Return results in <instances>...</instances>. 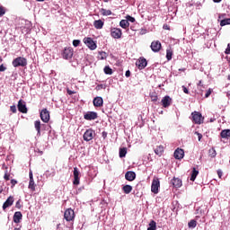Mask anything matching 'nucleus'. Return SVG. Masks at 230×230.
Masks as SVG:
<instances>
[{
	"label": "nucleus",
	"instance_id": "1",
	"mask_svg": "<svg viewBox=\"0 0 230 230\" xmlns=\"http://www.w3.org/2000/svg\"><path fill=\"white\" fill-rule=\"evenodd\" d=\"M13 67H26L28 66V60L26 58L18 57L13 60Z\"/></svg>",
	"mask_w": 230,
	"mask_h": 230
},
{
	"label": "nucleus",
	"instance_id": "2",
	"mask_svg": "<svg viewBox=\"0 0 230 230\" xmlns=\"http://www.w3.org/2000/svg\"><path fill=\"white\" fill-rule=\"evenodd\" d=\"M160 188H161V181H159V178L155 176L151 185L152 193H155V195H157V193H159Z\"/></svg>",
	"mask_w": 230,
	"mask_h": 230
},
{
	"label": "nucleus",
	"instance_id": "3",
	"mask_svg": "<svg viewBox=\"0 0 230 230\" xmlns=\"http://www.w3.org/2000/svg\"><path fill=\"white\" fill-rule=\"evenodd\" d=\"M83 42L91 49L92 51H94L98 46L96 45V42L93 40V38L86 37L83 40Z\"/></svg>",
	"mask_w": 230,
	"mask_h": 230
},
{
	"label": "nucleus",
	"instance_id": "4",
	"mask_svg": "<svg viewBox=\"0 0 230 230\" xmlns=\"http://www.w3.org/2000/svg\"><path fill=\"white\" fill-rule=\"evenodd\" d=\"M192 115V121L196 123V125H200L204 123V118L202 117V114L198 111H194L191 113Z\"/></svg>",
	"mask_w": 230,
	"mask_h": 230
},
{
	"label": "nucleus",
	"instance_id": "5",
	"mask_svg": "<svg viewBox=\"0 0 230 230\" xmlns=\"http://www.w3.org/2000/svg\"><path fill=\"white\" fill-rule=\"evenodd\" d=\"M64 218L66 222H72V220H75V210L72 208L66 209L64 213Z\"/></svg>",
	"mask_w": 230,
	"mask_h": 230
},
{
	"label": "nucleus",
	"instance_id": "6",
	"mask_svg": "<svg viewBox=\"0 0 230 230\" xmlns=\"http://www.w3.org/2000/svg\"><path fill=\"white\" fill-rule=\"evenodd\" d=\"M73 54H74L73 48L71 47L65 48L62 53V57L63 58H65V60H69V58H73Z\"/></svg>",
	"mask_w": 230,
	"mask_h": 230
},
{
	"label": "nucleus",
	"instance_id": "7",
	"mask_svg": "<svg viewBox=\"0 0 230 230\" xmlns=\"http://www.w3.org/2000/svg\"><path fill=\"white\" fill-rule=\"evenodd\" d=\"M136 66L137 67H138V69L142 70V69H145L146 66H148V62L146 61V58L142 57L137 60Z\"/></svg>",
	"mask_w": 230,
	"mask_h": 230
},
{
	"label": "nucleus",
	"instance_id": "8",
	"mask_svg": "<svg viewBox=\"0 0 230 230\" xmlns=\"http://www.w3.org/2000/svg\"><path fill=\"white\" fill-rule=\"evenodd\" d=\"M40 119L43 121V123H48L49 121V111H48V109H43L41 111H40Z\"/></svg>",
	"mask_w": 230,
	"mask_h": 230
},
{
	"label": "nucleus",
	"instance_id": "9",
	"mask_svg": "<svg viewBox=\"0 0 230 230\" xmlns=\"http://www.w3.org/2000/svg\"><path fill=\"white\" fill-rule=\"evenodd\" d=\"M18 111L22 112V114H28V108L26 107V102L21 99L18 102Z\"/></svg>",
	"mask_w": 230,
	"mask_h": 230
},
{
	"label": "nucleus",
	"instance_id": "10",
	"mask_svg": "<svg viewBox=\"0 0 230 230\" xmlns=\"http://www.w3.org/2000/svg\"><path fill=\"white\" fill-rule=\"evenodd\" d=\"M197 215L198 216H196V220H199L201 217L199 222L204 224L206 222V212L204 210H202V208H199L197 209Z\"/></svg>",
	"mask_w": 230,
	"mask_h": 230
},
{
	"label": "nucleus",
	"instance_id": "11",
	"mask_svg": "<svg viewBox=\"0 0 230 230\" xmlns=\"http://www.w3.org/2000/svg\"><path fill=\"white\" fill-rule=\"evenodd\" d=\"M74 186H78L80 184V171H78V167L74 168Z\"/></svg>",
	"mask_w": 230,
	"mask_h": 230
},
{
	"label": "nucleus",
	"instance_id": "12",
	"mask_svg": "<svg viewBox=\"0 0 230 230\" xmlns=\"http://www.w3.org/2000/svg\"><path fill=\"white\" fill-rule=\"evenodd\" d=\"M161 48L162 45L161 41L159 40H155L151 43V49L152 51H154V53H159V51H161Z\"/></svg>",
	"mask_w": 230,
	"mask_h": 230
},
{
	"label": "nucleus",
	"instance_id": "13",
	"mask_svg": "<svg viewBox=\"0 0 230 230\" xmlns=\"http://www.w3.org/2000/svg\"><path fill=\"white\" fill-rule=\"evenodd\" d=\"M93 137H94V130L87 129L84 134V141H92Z\"/></svg>",
	"mask_w": 230,
	"mask_h": 230
},
{
	"label": "nucleus",
	"instance_id": "14",
	"mask_svg": "<svg viewBox=\"0 0 230 230\" xmlns=\"http://www.w3.org/2000/svg\"><path fill=\"white\" fill-rule=\"evenodd\" d=\"M111 35L113 39H121V29H118V28H113L111 31Z\"/></svg>",
	"mask_w": 230,
	"mask_h": 230
},
{
	"label": "nucleus",
	"instance_id": "15",
	"mask_svg": "<svg viewBox=\"0 0 230 230\" xmlns=\"http://www.w3.org/2000/svg\"><path fill=\"white\" fill-rule=\"evenodd\" d=\"M84 119H87V121H92V119H96L98 118V113L94 111H88L84 116Z\"/></svg>",
	"mask_w": 230,
	"mask_h": 230
},
{
	"label": "nucleus",
	"instance_id": "16",
	"mask_svg": "<svg viewBox=\"0 0 230 230\" xmlns=\"http://www.w3.org/2000/svg\"><path fill=\"white\" fill-rule=\"evenodd\" d=\"M174 159H178V161L184 159V149L177 148L174 151Z\"/></svg>",
	"mask_w": 230,
	"mask_h": 230
},
{
	"label": "nucleus",
	"instance_id": "17",
	"mask_svg": "<svg viewBox=\"0 0 230 230\" xmlns=\"http://www.w3.org/2000/svg\"><path fill=\"white\" fill-rule=\"evenodd\" d=\"M162 105L164 107V109H167V107H170L172 105V99L170 96L166 95L162 99Z\"/></svg>",
	"mask_w": 230,
	"mask_h": 230
},
{
	"label": "nucleus",
	"instance_id": "18",
	"mask_svg": "<svg viewBox=\"0 0 230 230\" xmlns=\"http://www.w3.org/2000/svg\"><path fill=\"white\" fill-rule=\"evenodd\" d=\"M126 181H128L129 182H132V181L136 180V172L132 171H128L125 174Z\"/></svg>",
	"mask_w": 230,
	"mask_h": 230
},
{
	"label": "nucleus",
	"instance_id": "19",
	"mask_svg": "<svg viewBox=\"0 0 230 230\" xmlns=\"http://www.w3.org/2000/svg\"><path fill=\"white\" fill-rule=\"evenodd\" d=\"M30 181H29V190L35 191V181L33 180V172H29Z\"/></svg>",
	"mask_w": 230,
	"mask_h": 230
},
{
	"label": "nucleus",
	"instance_id": "20",
	"mask_svg": "<svg viewBox=\"0 0 230 230\" xmlns=\"http://www.w3.org/2000/svg\"><path fill=\"white\" fill-rule=\"evenodd\" d=\"M13 196H10L5 202L3 205V209L4 211V209H6L7 208H10V206L13 205Z\"/></svg>",
	"mask_w": 230,
	"mask_h": 230
},
{
	"label": "nucleus",
	"instance_id": "21",
	"mask_svg": "<svg viewBox=\"0 0 230 230\" xmlns=\"http://www.w3.org/2000/svg\"><path fill=\"white\" fill-rule=\"evenodd\" d=\"M94 107H103V98L102 97H95L93 101Z\"/></svg>",
	"mask_w": 230,
	"mask_h": 230
},
{
	"label": "nucleus",
	"instance_id": "22",
	"mask_svg": "<svg viewBox=\"0 0 230 230\" xmlns=\"http://www.w3.org/2000/svg\"><path fill=\"white\" fill-rule=\"evenodd\" d=\"M13 220L14 224H19L21 220H22V213H21V211L15 212Z\"/></svg>",
	"mask_w": 230,
	"mask_h": 230
},
{
	"label": "nucleus",
	"instance_id": "23",
	"mask_svg": "<svg viewBox=\"0 0 230 230\" xmlns=\"http://www.w3.org/2000/svg\"><path fill=\"white\" fill-rule=\"evenodd\" d=\"M172 184L174 188H181V186H182V180L179 178H173L172 180Z\"/></svg>",
	"mask_w": 230,
	"mask_h": 230
},
{
	"label": "nucleus",
	"instance_id": "24",
	"mask_svg": "<svg viewBox=\"0 0 230 230\" xmlns=\"http://www.w3.org/2000/svg\"><path fill=\"white\" fill-rule=\"evenodd\" d=\"M164 152V146H163V145H160V146H156V148H155V154L156 155H159V157H161V155H163Z\"/></svg>",
	"mask_w": 230,
	"mask_h": 230
},
{
	"label": "nucleus",
	"instance_id": "25",
	"mask_svg": "<svg viewBox=\"0 0 230 230\" xmlns=\"http://www.w3.org/2000/svg\"><path fill=\"white\" fill-rule=\"evenodd\" d=\"M103 24L104 22L102 20H95L93 22V26L96 30H102V28H103Z\"/></svg>",
	"mask_w": 230,
	"mask_h": 230
},
{
	"label": "nucleus",
	"instance_id": "26",
	"mask_svg": "<svg viewBox=\"0 0 230 230\" xmlns=\"http://www.w3.org/2000/svg\"><path fill=\"white\" fill-rule=\"evenodd\" d=\"M221 137L223 139H229L230 137V129H223L220 133Z\"/></svg>",
	"mask_w": 230,
	"mask_h": 230
},
{
	"label": "nucleus",
	"instance_id": "27",
	"mask_svg": "<svg viewBox=\"0 0 230 230\" xmlns=\"http://www.w3.org/2000/svg\"><path fill=\"white\" fill-rule=\"evenodd\" d=\"M122 191L124 193H126V195H128V193L132 192V186H130V185H124L122 187Z\"/></svg>",
	"mask_w": 230,
	"mask_h": 230
},
{
	"label": "nucleus",
	"instance_id": "28",
	"mask_svg": "<svg viewBox=\"0 0 230 230\" xmlns=\"http://www.w3.org/2000/svg\"><path fill=\"white\" fill-rule=\"evenodd\" d=\"M197 175H199V171L194 167L192 168V172L190 175V181H195V179H197Z\"/></svg>",
	"mask_w": 230,
	"mask_h": 230
},
{
	"label": "nucleus",
	"instance_id": "29",
	"mask_svg": "<svg viewBox=\"0 0 230 230\" xmlns=\"http://www.w3.org/2000/svg\"><path fill=\"white\" fill-rule=\"evenodd\" d=\"M119 26L123 28L124 30H127L128 26H130V23L127 20H121L119 22Z\"/></svg>",
	"mask_w": 230,
	"mask_h": 230
},
{
	"label": "nucleus",
	"instance_id": "30",
	"mask_svg": "<svg viewBox=\"0 0 230 230\" xmlns=\"http://www.w3.org/2000/svg\"><path fill=\"white\" fill-rule=\"evenodd\" d=\"M100 12H101L102 15H103V16L112 15V11H111V10L102 8V9H100Z\"/></svg>",
	"mask_w": 230,
	"mask_h": 230
},
{
	"label": "nucleus",
	"instance_id": "31",
	"mask_svg": "<svg viewBox=\"0 0 230 230\" xmlns=\"http://www.w3.org/2000/svg\"><path fill=\"white\" fill-rule=\"evenodd\" d=\"M157 229V223H155V221L152 220L149 223V227L147 228V230H156Z\"/></svg>",
	"mask_w": 230,
	"mask_h": 230
},
{
	"label": "nucleus",
	"instance_id": "32",
	"mask_svg": "<svg viewBox=\"0 0 230 230\" xmlns=\"http://www.w3.org/2000/svg\"><path fill=\"white\" fill-rule=\"evenodd\" d=\"M172 57H173V50L172 49H169L166 50L167 60H172Z\"/></svg>",
	"mask_w": 230,
	"mask_h": 230
},
{
	"label": "nucleus",
	"instance_id": "33",
	"mask_svg": "<svg viewBox=\"0 0 230 230\" xmlns=\"http://www.w3.org/2000/svg\"><path fill=\"white\" fill-rule=\"evenodd\" d=\"M34 127L38 132V135H40V120H36L34 122Z\"/></svg>",
	"mask_w": 230,
	"mask_h": 230
},
{
	"label": "nucleus",
	"instance_id": "34",
	"mask_svg": "<svg viewBox=\"0 0 230 230\" xmlns=\"http://www.w3.org/2000/svg\"><path fill=\"white\" fill-rule=\"evenodd\" d=\"M189 227H191L192 229H195V227H197V220L191 219L189 223H188Z\"/></svg>",
	"mask_w": 230,
	"mask_h": 230
},
{
	"label": "nucleus",
	"instance_id": "35",
	"mask_svg": "<svg viewBox=\"0 0 230 230\" xmlns=\"http://www.w3.org/2000/svg\"><path fill=\"white\" fill-rule=\"evenodd\" d=\"M209 157H217V150L215 148H211L208 150Z\"/></svg>",
	"mask_w": 230,
	"mask_h": 230
},
{
	"label": "nucleus",
	"instance_id": "36",
	"mask_svg": "<svg viewBox=\"0 0 230 230\" xmlns=\"http://www.w3.org/2000/svg\"><path fill=\"white\" fill-rule=\"evenodd\" d=\"M230 24V18L224 19L220 22V26H227Z\"/></svg>",
	"mask_w": 230,
	"mask_h": 230
},
{
	"label": "nucleus",
	"instance_id": "37",
	"mask_svg": "<svg viewBox=\"0 0 230 230\" xmlns=\"http://www.w3.org/2000/svg\"><path fill=\"white\" fill-rule=\"evenodd\" d=\"M150 99L154 102H157V100H159V98L157 97V93H153L150 94Z\"/></svg>",
	"mask_w": 230,
	"mask_h": 230
},
{
	"label": "nucleus",
	"instance_id": "38",
	"mask_svg": "<svg viewBox=\"0 0 230 230\" xmlns=\"http://www.w3.org/2000/svg\"><path fill=\"white\" fill-rule=\"evenodd\" d=\"M127 155V149L125 147L119 149V157H125Z\"/></svg>",
	"mask_w": 230,
	"mask_h": 230
},
{
	"label": "nucleus",
	"instance_id": "39",
	"mask_svg": "<svg viewBox=\"0 0 230 230\" xmlns=\"http://www.w3.org/2000/svg\"><path fill=\"white\" fill-rule=\"evenodd\" d=\"M104 73L105 75H112V68H111L110 66H105Z\"/></svg>",
	"mask_w": 230,
	"mask_h": 230
},
{
	"label": "nucleus",
	"instance_id": "40",
	"mask_svg": "<svg viewBox=\"0 0 230 230\" xmlns=\"http://www.w3.org/2000/svg\"><path fill=\"white\" fill-rule=\"evenodd\" d=\"M99 55H100V59L101 60H105V58H107V53L106 52H99Z\"/></svg>",
	"mask_w": 230,
	"mask_h": 230
},
{
	"label": "nucleus",
	"instance_id": "41",
	"mask_svg": "<svg viewBox=\"0 0 230 230\" xmlns=\"http://www.w3.org/2000/svg\"><path fill=\"white\" fill-rule=\"evenodd\" d=\"M73 46L74 48H78V46H80V40H74Z\"/></svg>",
	"mask_w": 230,
	"mask_h": 230
},
{
	"label": "nucleus",
	"instance_id": "42",
	"mask_svg": "<svg viewBox=\"0 0 230 230\" xmlns=\"http://www.w3.org/2000/svg\"><path fill=\"white\" fill-rule=\"evenodd\" d=\"M126 19H127L128 22V21H129V22H136V18H134V17H132L130 15H128L126 17Z\"/></svg>",
	"mask_w": 230,
	"mask_h": 230
},
{
	"label": "nucleus",
	"instance_id": "43",
	"mask_svg": "<svg viewBox=\"0 0 230 230\" xmlns=\"http://www.w3.org/2000/svg\"><path fill=\"white\" fill-rule=\"evenodd\" d=\"M10 111L11 112H13V114H15L17 112V107L15 105H13L10 107Z\"/></svg>",
	"mask_w": 230,
	"mask_h": 230
},
{
	"label": "nucleus",
	"instance_id": "44",
	"mask_svg": "<svg viewBox=\"0 0 230 230\" xmlns=\"http://www.w3.org/2000/svg\"><path fill=\"white\" fill-rule=\"evenodd\" d=\"M6 13V11L4 10V7L0 6V17H3Z\"/></svg>",
	"mask_w": 230,
	"mask_h": 230
},
{
	"label": "nucleus",
	"instance_id": "45",
	"mask_svg": "<svg viewBox=\"0 0 230 230\" xmlns=\"http://www.w3.org/2000/svg\"><path fill=\"white\" fill-rule=\"evenodd\" d=\"M211 93H213V90L209 88L205 94V98H209V96H211Z\"/></svg>",
	"mask_w": 230,
	"mask_h": 230
},
{
	"label": "nucleus",
	"instance_id": "46",
	"mask_svg": "<svg viewBox=\"0 0 230 230\" xmlns=\"http://www.w3.org/2000/svg\"><path fill=\"white\" fill-rule=\"evenodd\" d=\"M96 91H102V89H105V85L104 84H98L95 87Z\"/></svg>",
	"mask_w": 230,
	"mask_h": 230
},
{
	"label": "nucleus",
	"instance_id": "47",
	"mask_svg": "<svg viewBox=\"0 0 230 230\" xmlns=\"http://www.w3.org/2000/svg\"><path fill=\"white\" fill-rule=\"evenodd\" d=\"M15 208H17V209H21V208H22V205H21V199H19V200L16 202Z\"/></svg>",
	"mask_w": 230,
	"mask_h": 230
},
{
	"label": "nucleus",
	"instance_id": "48",
	"mask_svg": "<svg viewBox=\"0 0 230 230\" xmlns=\"http://www.w3.org/2000/svg\"><path fill=\"white\" fill-rule=\"evenodd\" d=\"M226 55H230V43L227 44V48L225 51Z\"/></svg>",
	"mask_w": 230,
	"mask_h": 230
},
{
	"label": "nucleus",
	"instance_id": "49",
	"mask_svg": "<svg viewBox=\"0 0 230 230\" xmlns=\"http://www.w3.org/2000/svg\"><path fill=\"white\" fill-rule=\"evenodd\" d=\"M4 71H6V66H4V65H1L0 66V73H3V72H4Z\"/></svg>",
	"mask_w": 230,
	"mask_h": 230
},
{
	"label": "nucleus",
	"instance_id": "50",
	"mask_svg": "<svg viewBox=\"0 0 230 230\" xmlns=\"http://www.w3.org/2000/svg\"><path fill=\"white\" fill-rule=\"evenodd\" d=\"M196 136H198V139L199 141H200V139H202V134L199 133V132H195Z\"/></svg>",
	"mask_w": 230,
	"mask_h": 230
},
{
	"label": "nucleus",
	"instance_id": "51",
	"mask_svg": "<svg viewBox=\"0 0 230 230\" xmlns=\"http://www.w3.org/2000/svg\"><path fill=\"white\" fill-rule=\"evenodd\" d=\"M66 93L69 94V96L75 94V92L71 91L69 88L66 89Z\"/></svg>",
	"mask_w": 230,
	"mask_h": 230
},
{
	"label": "nucleus",
	"instance_id": "52",
	"mask_svg": "<svg viewBox=\"0 0 230 230\" xmlns=\"http://www.w3.org/2000/svg\"><path fill=\"white\" fill-rule=\"evenodd\" d=\"M183 89V93H185V94H190V91L188 90V88H186V86H182Z\"/></svg>",
	"mask_w": 230,
	"mask_h": 230
},
{
	"label": "nucleus",
	"instance_id": "53",
	"mask_svg": "<svg viewBox=\"0 0 230 230\" xmlns=\"http://www.w3.org/2000/svg\"><path fill=\"white\" fill-rule=\"evenodd\" d=\"M12 188L17 184V180H11Z\"/></svg>",
	"mask_w": 230,
	"mask_h": 230
},
{
	"label": "nucleus",
	"instance_id": "54",
	"mask_svg": "<svg viewBox=\"0 0 230 230\" xmlns=\"http://www.w3.org/2000/svg\"><path fill=\"white\" fill-rule=\"evenodd\" d=\"M217 175L219 179H222V175H223L222 170H217Z\"/></svg>",
	"mask_w": 230,
	"mask_h": 230
},
{
	"label": "nucleus",
	"instance_id": "55",
	"mask_svg": "<svg viewBox=\"0 0 230 230\" xmlns=\"http://www.w3.org/2000/svg\"><path fill=\"white\" fill-rule=\"evenodd\" d=\"M4 179L5 181H10V174L5 173L4 176Z\"/></svg>",
	"mask_w": 230,
	"mask_h": 230
},
{
	"label": "nucleus",
	"instance_id": "56",
	"mask_svg": "<svg viewBox=\"0 0 230 230\" xmlns=\"http://www.w3.org/2000/svg\"><path fill=\"white\" fill-rule=\"evenodd\" d=\"M125 76L127 78H129V76H130V70L126 71Z\"/></svg>",
	"mask_w": 230,
	"mask_h": 230
},
{
	"label": "nucleus",
	"instance_id": "57",
	"mask_svg": "<svg viewBox=\"0 0 230 230\" xmlns=\"http://www.w3.org/2000/svg\"><path fill=\"white\" fill-rule=\"evenodd\" d=\"M102 137H103V139H105L107 137V132H105V131L102 132Z\"/></svg>",
	"mask_w": 230,
	"mask_h": 230
},
{
	"label": "nucleus",
	"instance_id": "58",
	"mask_svg": "<svg viewBox=\"0 0 230 230\" xmlns=\"http://www.w3.org/2000/svg\"><path fill=\"white\" fill-rule=\"evenodd\" d=\"M164 30H170V27L168 25H164Z\"/></svg>",
	"mask_w": 230,
	"mask_h": 230
},
{
	"label": "nucleus",
	"instance_id": "59",
	"mask_svg": "<svg viewBox=\"0 0 230 230\" xmlns=\"http://www.w3.org/2000/svg\"><path fill=\"white\" fill-rule=\"evenodd\" d=\"M179 71H186V68H180Z\"/></svg>",
	"mask_w": 230,
	"mask_h": 230
},
{
	"label": "nucleus",
	"instance_id": "60",
	"mask_svg": "<svg viewBox=\"0 0 230 230\" xmlns=\"http://www.w3.org/2000/svg\"><path fill=\"white\" fill-rule=\"evenodd\" d=\"M222 0H214V3H220Z\"/></svg>",
	"mask_w": 230,
	"mask_h": 230
},
{
	"label": "nucleus",
	"instance_id": "61",
	"mask_svg": "<svg viewBox=\"0 0 230 230\" xmlns=\"http://www.w3.org/2000/svg\"><path fill=\"white\" fill-rule=\"evenodd\" d=\"M200 85H202V81H199L198 84V86H200Z\"/></svg>",
	"mask_w": 230,
	"mask_h": 230
},
{
	"label": "nucleus",
	"instance_id": "62",
	"mask_svg": "<svg viewBox=\"0 0 230 230\" xmlns=\"http://www.w3.org/2000/svg\"><path fill=\"white\" fill-rule=\"evenodd\" d=\"M1 62H3V58L0 57V64H1Z\"/></svg>",
	"mask_w": 230,
	"mask_h": 230
},
{
	"label": "nucleus",
	"instance_id": "63",
	"mask_svg": "<svg viewBox=\"0 0 230 230\" xmlns=\"http://www.w3.org/2000/svg\"><path fill=\"white\" fill-rule=\"evenodd\" d=\"M14 230H21V228H14Z\"/></svg>",
	"mask_w": 230,
	"mask_h": 230
},
{
	"label": "nucleus",
	"instance_id": "64",
	"mask_svg": "<svg viewBox=\"0 0 230 230\" xmlns=\"http://www.w3.org/2000/svg\"><path fill=\"white\" fill-rule=\"evenodd\" d=\"M36 1L42 2V1H44V0H36Z\"/></svg>",
	"mask_w": 230,
	"mask_h": 230
}]
</instances>
